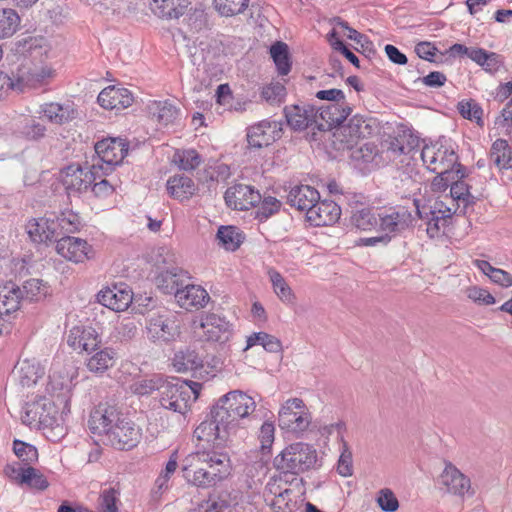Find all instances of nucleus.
<instances>
[{
  "label": "nucleus",
  "instance_id": "f257e3e1",
  "mask_svg": "<svg viewBox=\"0 0 512 512\" xmlns=\"http://www.w3.org/2000/svg\"><path fill=\"white\" fill-rule=\"evenodd\" d=\"M231 469L227 454L198 451L185 458L182 473L189 485L207 489L227 479Z\"/></svg>",
  "mask_w": 512,
  "mask_h": 512
},
{
  "label": "nucleus",
  "instance_id": "f03ea898",
  "mask_svg": "<svg viewBox=\"0 0 512 512\" xmlns=\"http://www.w3.org/2000/svg\"><path fill=\"white\" fill-rule=\"evenodd\" d=\"M22 420L30 426L42 429L49 438H60L64 435V427L58 409L54 402L46 397L27 403Z\"/></svg>",
  "mask_w": 512,
  "mask_h": 512
},
{
  "label": "nucleus",
  "instance_id": "7ed1b4c3",
  "mask_svg": "<svg viewBox=\"0 0 512 512\" xmlns=\"http://www.w3.org/2000/svg\"><path fill=\"white\" fill-rule=\"evenodd\" d=\"M40 58L34 57L22 63L14 73V85L16 91L23 92L26 89H37L48 85L56 76V70L46 60L49 50L38 52Z\"/></svg>",
  "mask_w": 512,
  "mask_h": 512
},
{
  "label": "nucleus",
  "instance_id": "20e7f679",
  "mask_svg": "<svg viewBox=\"0 0 512 512\" xmlns=\"http://www.w3.org/2000/svg\"><path fill=\"white\" fill-rule=\"evenodd\" d=\"M201 384L198 382H186L178 378L171 381L165 380L159 387L160 403L163 408L186 414L200 394Z\"/></svg>",
  "mask_w": 512,
  "mask_h": 512
},
{
  "label": "nucleus",
  "instance_id": "39448f33",
  "mask_svg": "<svg viewBox=\"0 0 512 512\" xmlns=\"http://www.w3.org/2000/svg\"><path fill=\"white\" fill-rule=\"evenodd\" d=\"M318 453L313 445L295 442L287 445L273 461L274 467L283 473L298 475L314 469Z\"/></svg>",
  "mask_w": 512,
  "mask_h": 512
},
{
  "label": "nucleus",
  "instance_id": "423d86ee",
  "mask_svg": "<svg viewBox=\"0 0 512 512\" xmlns=\"http://www.w3.org/2000/svg\"><path fill=\"white\" fill-rule=\"evenodd\" d=\"M193 335L202 342L224 344L233 335L229 321L216 313L206 312L196 316L191 323Z\"/></svg>",
  "mask_w": 512,
  "mask_h": 512
},
{
  "label": "nucleus",
  "instance_id": "0eeeda50",
  "mask_svg": "<svg viewBox=\"0 0 512 512\" xmlns=\"http://www.w3.org/2000/svg\"><path fill=\"white\" fill-rule=\"evenodd\" d=\"M220 421L226 420L236 431L238 421L248 417L256 408L254 399L241 391H232L219 399L214 406Z\"/></svg>",
  "mask_w": 512,
  "mask_h": 512
},
{
  "label": "nucleus",
  "instance_id": "6e6552de",
  "mask_svg": "<svg viewBox=\"0 0 512 512\" xmlns=\"http://www.w3.org/2000/svg\"><path fill=\"white\" fill-rule=\"evenodd\" d=\"M311 422V412L300 398L286 400L279 409V427L289 433L300 435L309 428Z\"/></svg>",
  "mask_w": 512,
  "mask_h": 512
},
{
  "label": "nucleus",
  "instance_id": "1a4fd4ad",
  "mask_svg": "<svg viewBox=\"0 0 512 512\" xmlns=\"http://www.w3.org/2000/svg\"><path fill=\"white\" fill-rule=\"evenodd\" d=\"M106 175L104 166L93 164L90 167H81L71 164L60 172V181L69 195L86 191L93 182Z\"/></svg>",
  "mask_w": 512,
  "mask_h": 512
},
{
  "label": "nucleus",
  "instance_id": "9d476101",
  "mask_svg": "<svg viewBox=\"0 0 512 512\" xmlns=\"http://www.w3.org/2000/svg\"><path fill=\"white\" fill-rule=\"evenodd\" d=\"M235 430L226 420L220 421L217 410H211V419L201 422L194 430V436L200 442H204L212 448H224L227 446Z\"/></svg>",
  "mask_w": 512,
  "mask_h": 512
},
{
  "label": "nucleus",
  "instance_id": "9b49d317",
  "mask_svg": "<svg viewBox=\"0 0 512 512\" xmlns=\"http://www.w3.org/2000/svg\"><path fill=\"white\" fill-rule=\"evenodd\" d=\"M421 158L427 169L436 174H451L457 161L453 147L447 141L441 140L425 145Z\"/></svg>",
  "mask_w": 512,
  "mask_h": 512
},
{
  "label": "nucleus",
  "instance_id": "f8f14e48",
  "mask_svg": "<svg viewBox=\"0 0 512 512\" xmlns=\"http://www.w3.org/2000/svg\"><path fill=\"white\" fill-rule=\"evenodd\" d=\"M265 500L275 512H292L297 506V500L292 483L284 476L270 478L265 487Z\"/></svg>",
  "mask_w": 512,
  "mask_h": 512
},
{
  "label": "nucleus",
  "instance_id": "ddd939ff",
  "mask_svg": "<svg viewBox=\"0 0 512 512\" xmlns=\"http://www.w3.org/2000/svg\"><path fill=\"white\" fill-rule=\"evenodd\" d=\"M142 429L126 414L118 421L106 440L117 450L128 451L135 448L141 441Z\"/></svg>",
  "mask_w": 512,
  "mask_h": 512
},
{
  "label": "nucleus",
  "instance_id": "4468645a",
  "mask_svg": "<svg viewBox=\"0 0 512 512\" xmlns=\"http://www.w3.org/2000/svg\"><path fill=\"white\" fill-rule=\"evenodd\" d=\"M57 254L68 262L84 264L96 256L92 244L86 239L75 236H64L57 240L55 246Z\"/></svg>",
  "mask_w": 512,
  "mask_h": 512
},
{
  "label": "nucleus",
  "instance_id": "2eb2a0df",
  "mask_svg": "<svg viewBox=\"0 0 512 512\" xmlns=\"http://www.w3.org/2000/svg\"><path fill=\"white\" fill-rule=\"evenodd\" d=\"M101 344V335L90 325H74L68 331L67 345L77 354H91Z\"/></svg>",
  "mask_w": 512,
  "mask_h": 512
},
{
  "label": "nucleus",
  "instance_id": "dca6fc26",
  "mask_svg": "<svg viewBox=\"0 0 512 512\" xmlns=\"http://www.w3.org/2000/svg\"><path fill=\"white\" fill-rule=\"evenodd\" d=\"M370 133V127L362 116L355 115L345 125H339L333 132L334 144L339 148L352 149L359 140Z\"/></svg>",
  "mask_w": 512,
  "mask_h": 512
},
{
  "label": "nucleus",
  "instance_id": "f3484780",
  "mask_svg": "<svg viewBox=\"0 0 512 512\" xmlns=\"http://www.w3.org/2000/svg\"><path fill=\"white\" fill-rule=\"evenodd\" d=\"M4 474L18 485H26L31 489L44 491L49 487L46 476L32 466H21L18 463L7 464Z\"/></svg>",
  "mask_w": 512,
  "mask_h": 512
},
{
  "label": "nucleus",
  "instance_id": "a211bd4d",
  "mask_svg": "<svg viewBox=\"0 0 512 512\" xmlns=\"http://www.w3.org/2000/svg\"><path fill=\"white\" fill-rule=\"evenodd\" d=\"M124 413L115 405L98 404L90 413L89 428L93 433L103 434L106 438Z\"/></svg>",
  "mask_w": 512,
  "mask_h": 512
},
{
  "label": "nucleus",
  "instance_id": "6ab92c4d",
  "mask_svg": "<svg viewBox=\"0 0 512 512\" xmlns=\"http://www.w3.org/2000/svg\"><path fill=\"white\" fill-rule=\"evenodd\" d=\"M129 145L122 138H105L95 144V152L106 165V175L113 167L122 163L128 153Z\"/></svg>",
  "mask_w": 512,
  "mask_h": 512
},
{
  "label": "nucleus",
  "instance_id": "aec40b11",
  "mask_svg": "<svg viewBox=\"0 0 512 512\" xmlns=\"http://www.w3.org/2000/svg\"><path fill=\"white\" fill-rule=\"evenodd\" d=\"M341 213V208L335 201L319 198L305 213V221L312 227H328L338 222Z\"/></svg>",
  "mask_w": 512,
  "mask_h": 512
},
{
  "label": "nucleus",
  "instance_id": "412c9836",
  "mask_svg": "<svg viewBox=\"0 0 512 512\" xmlns=\"http://www.w3.org/2000/svg\"><path fill=\"white\" fill-rule=\"evenodd\" d=\"M412 219V214L407 208L389 207L378 213L377 226L381 232L385 233L386 237H389V234H395L408 228Z\"/></svg>",
  "mask_w": 512,
  "mask_h": 512
},
{
  "label": "nucleus",
  "instance_id": "4be33fe9",
  "mask_svg": "<svg viewBox=\"0 0 512 512\" xmlns=\"http://www.w3.org/2000/svg\"><path fill=\"white\" fill-rule=\"evenodd\" d=\"M25 232L34 244L48 246L57 237V222L46 216L32 217L25 223Z\"/></svg>",
  "mask_w": 512,
  "mask_h": 512
},
{
  "label": "nucleus",
  "instance_id": "5701e85b",
  "mask_svg": "<svg viewBox=\"0 0 512 512\" xmlns=\"http://www.w3.org/2000/svg\"><path fill=\"white\" fill-rule=\"evenodd\" d=\"M226 204L235 210H249L261 201L260 192L251 185L235 184L225 192Z\"/></svg>",
  "mask_w": 512,
  "mask_h": 512
},
{
  "label": "nucleus",
  "instance_id": "b1692460",
  "mask_svg": "<svg viewBox=\"0 0 512 512\" xmlns=\"http://www.w3.org/2000/svg\"><path fill=\"white\" fill-rule=\"evenodd\" d=\"M146 330L147 337L158 344L173 341L179 335V328L176 321L166 315L150 316Z\"/></svg>",
  "mask_w": 512,
  "mask_h": 512
},
{
  "label": "nucleus",
  "instance_id": "393cba45",
  "mask_svg": "<svg viewBox=\"0 0 512 512\" xmlns=\"http://www.w3.org/2000/svg\"><path fill=\"white\" fill-rule=\"evenodd\" d=\"M99 303L116 311H125L133 300V292L127 285H112L103 288L97 295Z\"/></svg>",
  "mask_w": 512,
  "mask_h": 512
},
{
  "label": "nucleus",
  "instance_id": "a878e982",
  "mask_svg": "<svg viewBox=\"0 0 512 512\" xmlns=\"http://www.w3.org/2000/svg\"><path fill=\"white\" fill-rule=\"evenodd\" d=\"M315 126L319 130L337 128L349 115L350 108L344 103H329L316 110Z\"/></svg>",
  "mask_w": 512,
  "mask_h": 512
},
{
  "label": "nucleus",
  "instance_id": "bb28decb",
  "mask_svg": "<svg viewBox=\"0 0 512 512\" xmlns=\"http://www.w3.org/2000/svg\"><path fill=\"white\" fill-rule=\"evenodd\" d=\"M177 304L188 311L204 308L210 301L205 288L200 285L189 284L175 292Z\"/></svg>",
  "mask_w": 512,
  "mask_h": 512
},
{
  "label": "nucleus",
  "instance_id": "cd10ccee",
  "mask_svg": "<svg viewBox=\"0 0 512 512\" xmlns=\"http://www.w3.org/2000/svg\"><path fill=\"white\" fill-rule=\"evenodd\" d=\"M280 136L281 129L277 122L262 121L248 129L247 141L250 147L262 148L272 144Z\"/></svg>",
  "mask_w": 512,
  "mask_h": 512
},
{
  "label": "nucleus",
  "instance_id": "c85d7f7f",
  "mask_svg": "<svg viewBox=\"0 0 512 512\" xmlns=\"http://www.w3.org/2000/svg\"><path fill=\"white\" fill-rule=\"evenodd\" d=\"M85 361L86 369L96 376L104 375L113 368L118 360V353L115 348L106 346L98 348L96 351L88 354Z\"/></svg>",
  "mask_w": 512,
  "mask_h": 512
},
{
  "label": "nucleus",
  "instance_id": "c756f323",
  "mask_svg": "<svg viewBox=\"0 0 512 512\" xmlns=\"http://www.w3.org/2000/svg\"><path fill=\"white\" fill-rule=\"evenodd\" d=\"M97 100L104 109L121 110L132 105L133 96L128 89L111 85L99 93Z\"/></svg>",
  "mask_w": 512,
  "mask_h": 512
},
{
  "label": "nucleus",
  "instance_id": "7c9ffc66",
  "mask_svg": "<svg viewBox=\"0 0 512 512\" xmlns=\"http://www.w3.org/2000/svg\"><path fill=\"white\" fill-rule=\"evenodd\" d=\"M13 373L21 387L30 388L43 378L45 367L36 359H24L16 364Z\"/></svg>",
  "mask_w": 512,
  "mask_h": 512
},
{
  "label": "nucleus",
  "instance_id": "2f4dec72",
  "mask_svg": "<svg viewBox=\"0 0 512 512\" xmlns=\"http://www.w3.org/2000/svg\"><path fill=\"white\" fill-rule=\"evenodd\" d=\"M287 124L294 130H305L315 125L316 109L309 105H290L284 109Z\"/></svg>",
  "mask_w": 512,
  "mask_h": 512
},
{
  "label": "nucleus",
  "instance_id": "473e14b6",
  "mask_svg": "<svg viewBox=\"0 0 512 512\" xmlns=\"http://www.w3.org/2000/svg\"><path fill=\"white\" fill-rule=\"evenodd\" d=\"M441 482L447 492L460 497H463L471 488L470 479L451 463L445 466L441 474Z\"/></svg>",
  "mask_w": 512,
  "mask_h": 512
},
{
  "label": "nucleus",
  "instance_id": "72a5a7b5",
  "mask_svg": "<svg viewBox=\"0 0 512 512\" xmlns=\"http://www.w3.org/2000/svg\"><path fill=\"white\" fill-rule=\"evenodd\" d=\"M11 126L15 132L27 140H38L45 136L46 127L33 117L19 114L12 118Z\"/></svg>",
  "mask_w": 512,
  "mask_h": 512
},
{
  "label": "nucleus",
  "instance_id": "f704fd0d",
  "mask_svg": "<svg viewBox=\"0 0 512 512\" xmlns=\"http://www.w3.org/2000/svg\"><path fill=\"white\" fill-rule=\"evenodd\" d=\"M319 198V191L310 185L295 186L290 190L288 195L290 205L305 213L311 209Z\"/></svg>",
  "mask_w": 512,
  "mask_h": 512
},
{
  "label": "nucleus",
  "instance_id": "c9c22d12",
  "mask_svg": "<svg viewBox=\"0 0 512 512\" xmlns=\"http://www.w3.org/2000/svg\"><path fill=\"white\" fill-rule=\"evenodd\" d=\"M22 290L16 284L0 285V317L9 316L20 309Z\"/></svg>",
  "mask_w": 512,
  "mask_h": 512
},
{
  "label": "nucleus",
  "instance_id": "e433bc0d",
  "mask_svg": "<svg viewBox=\"0 0 512 512\" xmlns=\"http://www.w3.org/2000/svg\"><path fill=\"white\" fill-rule=\"evenodd\" d=\"M166 188L168 194L179 201L190 199L198 189L193 179L184 175L169 177Z\"/></svg>",
  "mask_w": 512,
  "mask_h": 512
},
{
  "label": "nucleus",
  "instance_id": "4c0bfd02",
  "mask_svg": "<svg viewBox=\"0 0 512 512\" xmlns=\"http://www.w3.org/2000/svg\"><path fill=\"white\" fill-rule=\"evenodd\" d=\"M148 111L163 126L173 124L180 115V110L167 100L151 102L148 105Z\"/></svg>",
  "mask_w": 512,
  "mask_h": 512
},
{
  "label": "nucleus",
  "instance_id": "58836bf2",
  "mask_svg": "<svg viewBox=\"0 0 512 512\" xmlns=\"http://www.w3.org/2000/svg\"><path fill=\"white\" fill-rule=\"evenodd\" d=\"M173 367L177 372H197L203 368V360L193 350L177 352L172 359Z\"/></svg>",
  "mask_w": 512,
  "mask_h": 512
},
{
  "label": "nucleus",
  "instance_id": "ea45409f",
  "mask_svg": "<svg viewBox=\"0 0 512 512\" xmlns=\"http://www.w3.org/2000/svg\"><path fill=\"white\" fill-rule=\"evenodd\" d=\"M178 468V452L174 451L154 482L152 495L154 498H160L161 495L169 489V482L172 475Z\"/></svg>",
  "mask_w": 512,
  "mask_h": 512
},
{
  "label": "nucleus",
  "instance_id": "a19ab883",
  "mask_svg": "<svg viewBox=\"0 0 512 512\" xmlns=\"http://www.w3.org/2000/svg\"><path fill=\"white\" fill-rule=\"evenodd\" d=\"M272 288L276 296L285 304H294L296 301L295 293L287 283L280 272L271 268L267 272Z\"/></svg>",
  "mask_w": 512,
  "mask_h": 512
},
{
  "label": "nucleus",
  "instance_id": "79ce46f5",
  "mask_svg": "<svg viewBox=\"0 0 512 512\" xmlns=\"http://www.w3.org/2000/svg\"><path fill=\"white\" fill-rule=\"evenodd\" d=\"M475 267L483 272L489 279L504 288L512 286V274L509 272L493 267L488 261L476 259L473 261Z\"/></svg>",
  "mask_w": 512,
  "mask_h": 512
},
{
  "label": "nucleus",
  "instance_id": "37998d69",
  "mask_svg": "<svg viewBox=\"0 0 512 512\" xmlns=\"http://www.w3.org/2000/svg\"><path fill=\"white\" fill-rule=\"evenodd\" d=\"M38 113L49 122L57 125L65 124L73 118L72 111L54 102L42 104Z\"/></svg>",
  "mask_w": 512,
  "mask_h": 512
},
{
  "label": "nucleus",
  "instance_id": "c03bdc74",
  "mask_svg": "<svg viewBox=\"0 0 512 512\" xmlns=\"http://www.w3.org/2000/svg\"><path fill=\"white\" fill-rule=\"evenodd\" d=\"M150 9L155 16L161 19H177L184 13L179 0H152Z\"/></svg>",
  "mask_w": 512,
  "mask_h": 512
},
{
  "label": "nucleus",
  "instance_id": "a18cd8bd",
  "mask_svg": "<svg viewBox=\"0 0 512 512\" xmlns=\"http://www.w3.org/2000/svg\"><path fill=\"white\" fill-rule=\"evenodd\" d=\"M219 244L228 251L237 250L244 240V234L235 226H221L217 232Z\"/></svg>",
  "mask_w": 512,
  "mask_h": 512
},
{
  "label": "nucleus",
  "instance_id": "49530a36",
  "mask_svg": "<svg viewBox=\"0 0 512 512\" xmlns=\"http://www.w3.org/2000/svg\"><path fill=\"white\" fill-rule=\"evenodd\" d=\"M491 159L499 169L512 167V150L506 140L497 139L492 144Z\"/></svg>",
  "mask_w": 512,
  "mask_h": 512
},
{
  "label": "nucleus",
  "instance_id": "de8ad7c7",
  "mask_svg": "<svg viewBox=\"0 0 512 512\" xmlns=\"http://www.w3.org/2000/svg\"><path fill=\"white\" fill-rule=\"evenodd\" d=\"M20 17L12 8H0V39L13 36L20 26Z\"/></svg>",
  "mask_w": 512,
  "mask_h": 512
},
{
  "label": "nucleus",
  "instance_id": "09e8293b",
  "mask_svg": "<svg viewBox=\"0 0 512 512\" xmlns=\"http://www.w3.org/2000/svg\"><path fill=\"white\" fill-rule=\"evenodd\" d=\"M172 162L180 169L184 171H193L197 169L201 162V156L194 149H182L176 150Z\"/></svg>",
  "mask_w": 512,
  "mask_h": 512
},
{
  "label": "nucleus",
  "instance_id": "8fccbe9b",
  "mask_svg": "<svg viewBox=\"0 0 512 512\" xmlns=\"http://www.w3.org/2000/svg\"><path fill=\"white\" fill-rule=\"evenodd\" d=\"M270 54L280 75L285 76L291 70L288 46L284 42H276L270 48Z\"/></svg>",
  "mask_w": 512,
  "mask_h": 512
},
{
  "label": "nucleus",
  "instance_id": "3c124183",
  "mask_svg": "<svg viewBox=\"0 0 512 512\" xmlns=\"http://www.w3.org/2000/svg\"><path fill=\"white\" fill-rule=\"evenodd\" d=\"M249 0H213L214 9L223 17H233L243 13Z\"/></svg>",
  "mask_w": 512,
  "mask_h": 512
},
{
  "label": "nucleus",
  "instance_id": "603ef678",
  "mask_svg": "<svg viewBox=\"0 0 512 512\" xmlns=\"http://www.w3.org/2000/svg\"><path fill=\"white\" fill-rule=\"evenodd\" d=\"M282 203L276 197L268 196L261 197L260 203L257 204L255 211V219L259 222H264L271 216L277 214L281 209Z\"/></svg>",
  "mask_w": 512,
  "mask_h": 512
},
{
  "label": "nucleus",
  "instance_id": "864d4df0",
  "mask_svg": "<svg viewBox=\"0 0 512 512\" xmlns=\"http://www.w3.org/2000/svg\"><path fill=\"white\" fill-rule=\"evenodd\" d=\"M459 114L470 121L476 122L479 126H483V109L473 99L462 100L457 105Z\"/></svg>",
  "mask_w": 512,
  "mask_h": 512
},
{
  "label": "nucleus",
  "instance_id": "5fc2aeb1",
  "mask_svg": "<svg viewBox=\"0 0 512 512\" xmlns=\"http://www.w3.org/2000/svg\"><path fill=\"white\" fill-rule=\"evenodd\" d=\"M54 220L57 222V231L61 230L64 233L77 232L81 227L80 216L71 210L61 212Z\"/></svg>",
  "mask_w": 512,
  "mask_h": 512
},
{
  "label": "nucleus",
  "instance_id": "6e6d98bb",
  "mask_svg": "<svg viewBox=\"0 0 512 512\" xmlns=\"http://www.w3.org/2000/svg\"><path fill=\"white\" fill-rule=\"evenodd\" d=\"M351 222L362 231H371L378 225V216L376 217L370 209L365 208L355 211L351 216Z\"/></svg>",
  "mask_w": 512,
  "mask_h": 512
},
{
  "label": "nucleus",
  "instance_id": "4d7b16f0",
  "mask_svg": "<svg viewBox=\"0 0 512 512\" xmlns=\"http://www.w3.org/2000/svg\"><path fill=\"white\" fill-rule=\"evenodd\" d=\"M13 451L18 459L24 463V466H31L38 460L36 447L21 440H14Z\"/></svg>",
  "mask_w": 512,
  "mask_h": 512
},
{
  "label": "nucleus",
  "instance_id": "13d9d810",
  "mask_svg": "<svg viewBox=\"0 0 512 512\" xmlns=\"http://www.w3.org/2000/svg\"><path fill=\"white\" fill-rule=\"evenodd\" d=\"M22 294L30 301H39L48 294V287L40 279H29L23 284Z\"/></svg>",
  "mask_w": 512,
  "mask_h": 512
},
{
  "label": "nucleus",
  "instance_id": "bf43d9fd",
  "mask_svg": "<svg viewBox=\"0 0 512 512\" xmlns=\"http://www.w3.org/2000/svg\"><path fill=\"white\" fill-rule=\"evenodd\" d=\"M120 491L118 488L109 487L101 491L99 503L102 512H118Z\"/></svg>",
  "mask_w": 512,
  "mask_h": 512
},
{
  "label": "nucleus",
  "instance_id": "052dcab7",
  "mask_svg": "<svg viewBox=\"0 0 512 512\" xmlns=\"http://www.w3.org/2000/svg\"><path fill=\"white\" fill-rule=\"evenodd\" d=\"M467 298L481 306L495 304V297L486 289L479 286H469L465 289Z\"/></svg>",
  "mask_w": 512,
  "mask_h": 512
},
{
  "label": "nucleus",
  "instance_id": "680f3d73",
  "mask_svg": "<svg viewBox=\"0 0 512 512\" xmlns=\"http://www.w3.org/2000/svg\"><path fill=\"white\" fill-rule=\"evenodd\" d=\"M286 95V88L280 82H271L264 86L261 91V97L270 104L281 103Z\"/></svg>",
  "mask_w": 512,
  "mask_h": 512
},
{
  "label": "nucleus",
  "instance_id": "e2e57ef3",
  "mask_svg": "<svg viewBox=\"0 0 512 512\" xmlns=\"http://www.w3.org/2000/svg\"><path fill=\"white\" fill-rule=\"evenodd\" d=\"M453 214L451 207H445V210H439V215H432V218L427 223V233L431 238L437 237L440 233L441 227H443L447 219Z\"/></svg>",
  "mask_w": 512,
  "mask_h": 512
},
{
  "label": "nucleus",
  "instance_id": "0e129e2a",
  "mask_svg": "<svg viewBox=\"0 0 512 512\" xmlns=\"http://www.w3.org/2000/svg\"><path fill=\"white\" fill-rule=\"evenodd\" d=\"M337 472L343 477H348L353 474L352 452L345 441H342L341 454L337 463Z\"/></svg>",
  "mask_w": 512,
  "mask_h": 512
},
{
  "label": "nucleus",
  "instance_id": "69168bd1",
  "mask_svg": "<svg viewBox=\"0 0 512 512\" xmlns=\"http://www.w3.org/2000/svg\"><path fill=\"white\" fill-rule=\"evenodd\" d=\"M162 382H165V380H162L160 377H153L151 379H142V380L136 381L131 386V389L135 394H138L141 396L149 395L154 390H159V387L161 386Z\"/></svg>",
  "mask_w": 512,
  "mask_h": 512
},
{
  "label": "nucleus",
  "instance_id": "338daca9",
  "mask_svg": "<svg viewBox=\"0 0 512 512\" xmlns=\"http://www.w3.org/2000/svg\"><path fill=\"white\" fill-rule=\"evenodd\" d=\"M377 504L385 512H394L399 507L398 499L392 490L385 488L378 493Z\"/></svg>",
  "mask_w": 512,
  "mask_h": 512
},
{
  "label": "nucleus",
  "instance_id": "774afa93",
  "mask_svg": "<svg viewBox=\"0 0 512 512\" xmlns=\"http://www.w3.org/2000/svg\"><path fill=\"white\" fill-rule=\"evenodd\" d=\"M228 508V504L226 500L222 499L220 496L210 495L208 499L202 501L196 512H225Z\"/></svg>",
  "mask_w": 512,
  "mask_h": 512
}]
</instances>
